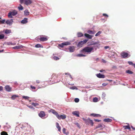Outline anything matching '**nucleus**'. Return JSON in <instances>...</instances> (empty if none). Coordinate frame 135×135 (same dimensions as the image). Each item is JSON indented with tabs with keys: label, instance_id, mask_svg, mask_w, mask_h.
Returning a JSON list of instances; mask_svg holds the SVG:
<instances>
[{
	"label": "nucleus",
	"instance_id": "obj_2",
	"mask_svg": "<svg viewBox=\"0 0 135 135\" xmlns=\"http://www.w3.org/2000/svg\"><path fill=\"white\" fill-rule=\"evenodd\" d=\"M82 119L85 121V123L87 125H89V124L93 126V120L90 119L89 118L87 119H86L84 118H83Z\"/></svg>",
	"mask_w": 135,
	"mask_h": 135
},
{
	"label": "nucleus",
	"instance_id": "obj_51",
	"mask_svg": "<svg viewBox=\"0 0 135 135\" xmlns=\"http://www.w3.org/2000/svg\"><path fill=\"white\" fill-rule=\"evenodd\" d=\"M103 16H105V17H108V16L106 14L103 13Z\"/></svg>",
	"mask_w": 135,
	"mask_h": 135
},
{
	"label": "nucleus",
	"instance_id": "obj_44",
	"mask_svg": "<svg viewBox=\"0 0 135 135\" xmlns=\"http://www.w3.org/2000/svg\"><path fill=\"white\" fill-rule=\"evenodd\" d=\"M54 114L56 115V117H57L58 116L59 114H58V113H57L56 111L54 112Z\"/></svg>",
	"mask_w": 135,
	"mask_h": 135
},
{
	"label": "nucleus",
	"instance_id": "obj_55",
	"mask_svg": "<svg viewBox=\"0 0 135 135\" xmlns=\"http://www.w3.org/2000/svg\"><path fill=\"white\" fill-rule=\"evenodd\" d=\"M107 84H106L105 83H103L102 84V85L103 86H106L107 85Z\"/></svg>",
	"mask_w": 135,
	"mask_h": 135
},
{
	"label": "nucleus",
	"instance_id": "obj_62",
	"mask_svg": "<svg viewBox=\"0 0 135 135\" xmlns=\"http://www.w3.org/2000/svg\"><path fill=\"white\" fill-rule=\"evenodd\" d=\"M29 107L30 108H31V109H34V108H33V107H31V106H29Z\"/></svg>",
	"mask_w": 135,
	"mask_h": 135
},
{
	"label": "nucleus",
	"instance_id": "obj_29",
	"mask_svg": "<svg viewBox=\"0 0 135 135\" xmlns=\"http://www.w3.org/2000/svg\"><path fill=\"white\" fill-rule=\"evenodd\" d=\"M93 100L94 102H97L98 101V98L96 97L94 98L93 99Z\"/></svg>",
	"mask_w": 135,
	"mask_h": 135
},
{
	"label": "nucleus",
	"instance_id": "obj_15",
	"mask_svg": "<svg viewBox=\"0 0 135 135\" xmlns=\"http://www.w3.org/2000/svg\"><path fill=\"white\" fill-rule=\"evenodd\" d=\"M84 36L88 38L89 39H91L93 36L90 35L87 33H85L84 34Z\"/></svg>",
	"mask_w": 135,
	"mask_h": 135
},
{
	"label": "nucleus",
	"instance_id": "obj_23",
	"mask_svg": "<svg viewBox=\"0 0 135 135\" xmlns=\"http://www.w3.org/2000/svg\"><path fill=\"white\" fill-rule=\"evenodd\" d=\"M35 47L36 48H42L43 47L40 44H37L35 45Z\"/></svg>",
	"mask_w": 135,
	"mask_h": 135
},
{
	"label": "nucleus",
	"instance_id": "obj_18",
	"mask_svg": "<svg viewBox=\"0 0 135 135\" xmlns=\"http://www.w3.org/2000/svg\"><path fill=\"white\" fill-rule=\"evenodd\" d=\"M87 33L90 34H94L95 33V31H92L89 30L87 31Z\"/></svg>",
	"mask_w": 135,
	"mask_h": 135
},
{
	"label": "nucleus",
	"instance_id": "obj_11",
	"mask_svg": "<svg viewBox=\"0 0 135 135\" xmlns=\"http://www.w3.org/2000/svg\"><path fill=\"white\" fill-rule=\"evenodd\" d=\"M72 114L77 117H79V113L78 111H73L72 113Z\"/></svg>",
	"mask_w": 135,
	"mask_h": 135
},
{
	"label": "nucleus",
	"instance_id": "obj_63",
	"mask_svg": "<svg viewBox=\"0 0 135 135\" xmlns=\"http://www.w3.org/2000/svg\"><path fill=\"white\" fill-rule=\"evenodd\" d=\"M128 129H129V130L130 131H131V128H130V126L129 127Z\"/></svg>",
	"mask_w": 135,
	"mask_h": 135
},
{
	"label": "nucleus",
	"instance_id": "obj_57",
	"mask_svg": "<svg viewBox=\"0 0 135 135\" xmlns=\"http://www.w3.org/2000/svg\"><path fill=\"white\" fill-rule=\"evenodd\" d=\"M105 71V70H103V69L99 70V71L101 73L103 71Z\"/></svg>",
	"mask_w": 135,
	"mask_h": 135
},
{
	"label": "nucleus",
	"instance_id": "obj_53",
	"mask_svg": "<svg viewBox=\"0 0 135 135\" xmlns=\"http://www.w3.org/2000/svg\"><path fill=\"white\" fill-rule=\"evenodd\" d=\"M56 128L60 126L59 124L58 123H56Z\"/></svg>",
	"mask_w": 135,
	"mask_h": 135
},
{
	"label": "nucleus",
	"instance_id": "obj_36",
	"mask_svg": "<svg viewBox=\"0 0 135 135\" xmlns=\"http://www.w3.org/2000/svg\"><path fill=\"white\" fill-rule=\"evenodd\" d=\"M99 41H98L97 42H93V43H92V44H90V45H96V44H99Z\"/></svg>",
	"mask_w": 135,
	"mask_h": 135
},
{
	"label": "nucleus",
	"instance_id": "obj_8",
	"mask_svg": "<svg viewBox=\"0 0 135 135\" xmlns=\"http://www.w3.org/2000/svg\"><path fill=\"white\" fill-rule=\"evenodd\" d=\"M32 2V0H26L24 4L27 6H28L31 4Z\"/></svg>",
	"mask_w": 135,
	"mask_h": 135
},
{
	"label": "nucleus",
	"instance_id": "obj_21",
	"mask_svg": "<svg viewBox=\"0 0 135 135\" xmlns=\"http://www.w3.org/2000/svg\"><path fill=\"white\" fill-rule=\"evenodd\" d=\"M77 36L78 37H80L83 36V34L81 32H78L77 34Z\"/></svg>",
	"mask_w": 135,
	"mask_h": 135
},
{
	"label": "nucleus",
	"instance_id": "obj_46",
	"mask_svg": "<svg viewBox=\"0 0 135 135\" xmlns=\"http://www.w3.org/2000/svg\"><path fill=\"white\" fill-rule=\"evenodd\" d=\"M30 88L32 89H36V87L34 86H33L32 85L30 86Z\"/></svg>",
	"mask_w": 135,
	"mask_h": 135
},
{
	"label": "nucleus",
	"instance_id": "obj_41",
	"mask_svg": "<svg viewBox=\"0 0 135 135\" xmlns=\"http://www.w3.org/2000/svg\"><path fill=\"white\" fill-rule=\"evenodd\" d=\"M20 2L21 4L25 3L26 0H20Z\"/></svg>",
	"mask_w": 135,
	"mask_h": 135
},
{
	"label": "nucleus",
	"instance_id": "obj_31",
	"mask_svg": "<svg viewBox=\"0 0 135 135\" xmlns=\"http://www.w3.org/2000/svg\"><path fill=\"white\" fill-rule=\"evenodd\" d=\"M11 32V30H6L5 31V33L7 34Z\"/></svg>",
	"mask_w": 135,
	"mask_h": 135
},
{
	"label": "nucleus",
	"instance_id": "obj_43",
	"mask_svg": "<svg viewBox=\"0 0 135 135\" xmlns=\"http://www.w3.org/2000/svg\"><path fill=\"white\" fill-rule=\"evenodd\" d=\"M58 46L59 47H60L62 48V47H63L64 46V45L63 44V43H62L61 44H59Z\"/></svg>",
	"mask_w": 135,
	"mask_h": 135
},
{
	"label": "nucleus",
	"instance_id": "obj_14",
	"mask_svg": "<svg viewBox=\"0 0 135 135\" xmlns=\"http://www.w3.org/2000/svg\"><path fill=\"white\" fill-rule=\"evenodd\" d=\"M39 40L41 41H46L47 38L46 37H41L39 38Z\"/></svg>",
	"mask_w": 135,
	"mask_h": 135
},
{
	"label": "nucleus",
	"instance_id": "obj_27",
	"mask_svg": "<svg viewBox=\"0 0 135 135\" xmlns=\"http://www.w3.org/2000/svg\"><path fill=\"white\" fill-rule=\"evenodd\" d=\"M18 9L20 10H22L23 9V7L22 6L21 4L20 5V6L18 7Z\"/></svg>",
	"mask_w": 135,
	"mask_h": 135
},
{
	"label": "nucleus",
	"instance_id": "obj_35",
	"mask_svg": "<svg viewBox=\"0 0 135 135\" xmlns=\"http://www.w3.org/2000/svg\"><path fill=\"white\" fill-rule=\"evenodd\" d=\"M32 105H33L34 106L36 107L37 105H38L39 104L37 103H31Z\"/></svg>",
	"mask_w": 135,
	"mask_h": 135
},
{
	"label": "nucleus",
	"instance_id": "obj_61",
	"mask_svg": "<svg viewBox=\"0 0 135 135\" xmlns=\"http://www.w3.org/2000/svg\"><path fill=\"white\" fill-rule=\"evenodd\" d=\"M106 80L107 81H110V82H111L112 81V80H108V79H107Z\"/></svg>",
	"mask_w": 135,
	"mask_h": 135
},
{
	"label": "nucleus",
	"instance_id": "obj_3",
	"mask_svg": "<svg viewBox=\"0 0 135 135\" xmlns=\"http://www.w3.org/2000/svg\"><path fill=\"white\" fill-rule=\"evenodd\" d=\"M17 12L15 10L12 11H10L8 13V17L10 18H12V16H14L17 14Z\"/></svg>",
	"mask_w": 135,
	"mask_h": 135
},
{
	"label": "nucleus",
	"instance_id": "obj_26",
	"mask_svg": "<svg viewBox=\"0 0 135 135\" xmlns=\"http://www.w3.org/2000/svg\"><path fill=\"white\" fill-rule=\"evenodd\" d=\"M85 56H86V55H83V54H78L76 55L77 56L79 57H82V56L85 57Z\"/></svg>",
	"mask_w": 135,
	"mask_h": 135
},
{
	"label": "nucleus",
	"instance_id": "obj_49",
	"mask_svg": "<svg viewBox=\"0 0 135 135\" xmlns=\"http://www.w3.org/2000/svg\"><path fill=\"white\" fill-rule=\"evenodd\" d=\"M94 121H95V122H98L101 121L100 120L97 119H94Z\"/></svg>",
	"mask_w": 135,
	"mask_h": 135
},
{
	"label": "nucleus",
	"instance_id": "obj_16",
	"mask_svg": "<svg viewBox=\"0 0 135 135\" xmlns=\"http://www.w3.org/2000/svg\"><path fill=\"white\" fill-rule=\"evenodd\" d=\"M27 19L26 18H24L23 20H22L21 23L22 24L26 23L27 22Z\"/></svg>",
	"mask_w": 135,
	"mask_h": 135
},
{
	"label": "nucleus",
	"instance_id": "obj_7",
	"mask_svg": "<svg viewBox=\"0 0 135 135\" xmlns=\"http://www.w3.org/2000/svg\"><path fill=\"white\" fill-rule=\"evenodd\" d=\"M39 116L41 118H42L45 115V112L43 111H41L38 114Z\"/></svg>",
	"mask_w": 135,
	"mask_h": 135
},
{
	"label": "nucleus",
	"instance_id": "obj_4",
	"mask_svg": "<svg viewBox=\"0 0 135 135\" xmlns=\"http://www.w3.org/2000/svg\"><path fill=\"white\" fill-rule=\"evenodd\" d=\"M88 40L85 39L83 41H81L79 42L77 46L78 47H81L82 45L86 43Z\"/></svg>",
	"mask_w": 135,
	"mask_h": 135
},
{
	"label": "nucleus",
	"instance_id": "obj_25",
	"mask_svg": "<svg viewBox=\"0 0 135 135\" xmlns=\"http://www.w3.org/2000/svg\"><path fill=\"white\" fill-rule=\"evenodd\" d=\"M63 44L64 46L69 45L70 44V43L68 42H64L63 43Z\"/></svg>",
	"mask_w": 135,
	"mask_h": 135
},
{
	"label": "nucleus",
	"instance_id": "obj_19",
	"mask_svg": "<svg viewBox=\"0 0 135 135\" xmlns=\"http://www.w3.org/2000/svg\"><path fill=\"white\" fill-rule=\"evenodd\" d=\"M90 116L94 117H101V115L99 114H95L92 113L90 114Z\"/></svg>",
	"mask_w": 135,
	"mask_h": 135
},
{
	"label": "nucleus",
	"instance_id": "obj_42",
	"mask_svg": "<svg viewBox=\"0 0 135 135\" xmlns=\"http://www.w3.org/2000/svg\"><path fill=\"white\" fill-rule=\"evenodd\" d=\"M66 129H65V128H64L62 129V132L63 133L65 134H67L66 133Z\"/></svg>",
	"mask_w": 135,
	"mask_h": 135
},
{
	"label": "nucleus",
	"instance_id": "obj_33",
	"mask_svg": "<svg viewBox=\"0 0 135 135\" xmlns=\"http://www.w3.org/2000/svg\"><path fill=\"white\" fill-rule=\"evenodd\" d=\"M103 127L102 125L101 124H99L96 127V128H100Z\"/></svg>",
	"mask_w": 135,
	"mask_h": 135
},
{
	"label": "nucleus",
	"instance_id": "obj_56",
	"mask_svg": "<svg viewBox=\"0 0 135 135\" xmlns=\"http://www.w3.org/2000/svg\"><path fill=\"white\" fill-rule=\"evenodd\" d=\"M75 124L77 126H78V127H79L80 125L78 123H75Z\"/></svg>",
	"mask_w": 135,
	"mask_h": 135
},
{
	"label": "nucleus",
	"instance_id": "obj_22",
	"mask_svg": "<svg viewBox=\"0 0 135 135\" xmlns=\"http://www.w3.org/2000/svg\"><path fill=\"white\" fill-rule=\"evenodd\" d=\"M30 12H28V10L26 9L24 11V15H29Z\"/></svg>",
	"mask_w": 135,
	"mask_h": 135
},
{
	"label": "nucleus",
	"instance_id": "obj_37",
	"mask_svg": "<svg viewBox=\"0 0 135 135\" xmlns=\"http://www.w3.org/2000/svg\"><path fill=\"white\" fill-rule=\"evenodd\" d=\"M129 126V125L128 126H123V128H124L125 129H128Z\"/></svg>",
	"mask_w": 135,
	"mask_h": 135
},
{
	"label": "nucleus",
	"instance_id": "obj_59",
	"mask_svg": "<svg viewBox=\"0 0 135 135\" xmlns=\"http://www.w3.org/2000/svg\"><path fill=\"white\" fill-rule=\"evenodd\" d=\"M109 48V46H106L104 47V48L106 49Z\"/></svg>",
	"mask_w": 135,
	"mask_h": 135
},
{
	"label": "nucleus",
	"instance_id": "obj_50",
	"mask_svg": "<svg viewBox=\"0 0 135 135\" xmlns=\"http://www.w3.org/2000/svg\"><path fill=\"white\" fill-rule=\"evenodd\" d=\"M51 112L54 114L55 111L53 109H51Z\"/></svg>",
	"mask_w": 135,
	"mask_h": 135
},
{
	"label": "nucleus",
	"instance_id": "obj_17",
	"mask_svg": "<svg viewBox=\"0 0 135 135\" xmlns=\"http://www.w3.org/2000/svg\"><path fill=\"white\" fill-rule=\"evenodd\" d=\"M103 121L105 122H111L112 121V119L109 118H105L104 119Z\"/></svg>",
	"mask_w": 135,
	"mask_h": 135
},
{
	"label": "nucleus",
	"instance_id": "obj_30",
	"mask_svg": "<svg viewBox=\"0 0 135 135\" xmlns=\"http://www.w3.org/2000/svg\"><path fill=\"white\" fill-rule=\"evenodd\" d=\"M126 72L127 73L130 74H132L133 73V72L129 70L126 71Z\"/></svg>",
	"mask_w": 135,
	"mask_h": 135
},
{
	"label": "nucleus",
	"instance_id": "obj_13",
	"mask_svg": "<svg viewBox=\"0 0 135 135\" xmlns=\"http://www.w3.org/2000/svg\"><path fill=\"white\" fill-rule=\"evenodd\" d=\"M5 88L6 91L9 92L11 91L12 88L9 85H6L5 87Z\"/></svg>",
	"mask_w": 135,
	"mask_h": 135
},
{
	"label": "nucleus",
	"instance_id": "obj_39",
	"mask_svg": "<svg viewBox=\"0 0 135 135\" xmlns=\"http://www.w3.org/2000/svg\"><path fill=\"white\" fill-rule=\"evenodd\" d=\"M79 99L78 98H75L74 99V101L76 103H78L79 101Z\"/></svg>",
	"mask_w": 135,
	"mask_h": 135
},
{
	"label": "nucleus",
	"instance_id": "obj_47",
	"mask_svg": "<svg viewBox=\"0 0 135 135\" xmlns=\"http://www.w3.org/2000/svg\"><path fill=\"white\" fill-rule=\"evenodd\" d=\"M128 63L129 64V65H133V63L132 62H131V61H129L128 62Z\"/></svg>",
	"mask_w": 135,
	"mask_h": 135
},
{
	"label": "nucleus",
	"instance_id": "obj_12",
	"mask_svg": "<svg viewBox=\"0 0 135 135\" xmlns=\"http://www.w3.org/2000/svg\"><path fill=\"white\" fill-rule=\"evenodd\" d=\"M96 76L97 77L100 78H104L105 77L104 75L100 73L97 74Z\"/></svg>",
	"mask_w": 135,
	"mask_h": 135
},
{
	"label": "nucleus",
	"instance_id": "obj_58",
	"mask_svg": "<svg viewBox=\"0 0 135 135\" xmlns=\"http://www.w3.org/2000/svg\"><path fill=\"white\" fill-rule=\"evenodd\" d=\"M3 89V87L2 86H0V91L2 90Z\"/></svg>",
	"mask_w": 135,
	"mask_h": 135
},
{
	"label": "nucleus",
	"instance_id": "obj_52",
	"mask_svg": "<svg viewBox=\"0 0 135 135\" xmlns=\"http://www.w3.org/2000/svg\"><path fill=\"white\" fill-rule=\"evenodd\" d=\"M57 128L58 130L59 131H60L61 128V127L60 126L59 127H57Z\"/></svg>",
	"mask_w": 135,
	"mask_h": 135
},
{
	"label": "nucleus",
	"instance_id": "obj_40",
	"mask_svg": "<svg viewBox=\"0 0 135 135\" xmlns=\"http://www.w3.org/2000/svg\"><path fill=\"white\" fill-rule=\"evenodd\" d=\"M4 37V35H0V40L3 38Z\"/></svg>",
	"mask_w": 135,
	"mask_h": 135
},
{
	"label": "nucleus",
	"instance_id": "obj_28",
	"mask_svg": "<svg viewBox=\"0 0 135 135\" xmlns=\"http://www.w3.org/2000/svg\"><path fill=\"white\" fill-rule=\"evenodd\" d=\"M1 135H8V134L7 132L3 131L1 133Z\"/></svg>",
	"mask_w": 135,
	"mask_h": 135
},
{
	"label": "nucleus",
	"instance_id": "obj_64",
	"mask_svg": "<svg viewBox=\"0 0 135 135\" xmlns=\"http://www.w3.org/2000/svg\"><path fill=\"white\" fill-rule=\"evenodd\" d=\"M135 68V64H133L132 65Z\"/></svg>",
	"mask_w": 135,
	"mask_h": 135
},
{
	"label": "nucleus",
	"instance_id": "obj_1",
	"mask_svg": "<svg viewBox=\"0 0 135 135\" xmlns=\"http://www.w3.org/2000/svg\"><path fill=\"white\" fill-rule=\"evenodd\" d=\"M93 50V48L92 47L87 46L82 49L81 51L82 53L87 52L90 54Z\"/></svg>",
	"mask_w": 135,
	"mask_h": 135
},
{
	"label": "nucleus",
	"instance_id": "obj_60",
	"mask_svg": "<svg viewBox=\"0 0 135 135\" xmlns=\"http://www.w3.org/2000/svg\"><path fill=\"white\" fill-rule=\"evenodd\" d=\"M131 127L133 130H135V127L134 128L132 126H131Z\"/></svg>",
	"mask_w": 135,
	"mask_h": 135
},
{
	"label": "nucleus",
	"instance_id": "obj_34",
	"mask_svg": "<svg viewBox=\"0 0 135 135\" xmlns=\"http://www.w3.org/2000/svg\"><path fill=\"white\" fill-rule=\"evenodd\" d=\"M22 98L23 99H28L29 98H30V97H29L25 96H23L22 97Z\"/></svg>",
	"mask_w": 135,
	"mask_h": 135
},
{
	"label": "nucleus",
	"instance_id": "obj_48",
	"mask_svg": "<svg viewBox=\"0 0 135 135\" xmlns=\"http://www.w3.org/2000/svg\"><path fill=\"white\" fill-rule=\"evenodd\" d=\"M76 88V87H75V86H72V87H71L70 88V89L74 90V89H75Z\"/></svg>",
	"mask_w": 135,
	"mask_h": 135
},
{
	"label": "nucleus",
	"instance_id": "obj_54",
	"mask_svg": "<svg viewBox=\"0 0 135 135\" xmlns=\"http://www.w3.org/2000/svg\"><path fill=\"white\" fill-rule=\"evenodd\" d=\"M36 81L37 84H39L40 83V81L39 80H37Z\"/></svg>",
	"mask_w": 135,
	"mask_h": 135
},
{
	"label": "nucleus",
	"instance_id": "obj_38",
	"mask_svg": "<svg viewBox=\"0 0 135 135\" xmlns=\"http://www.w3.org/2000/svg\"><path fill=\"white\" fill-rule=\"evenodd\" d=\"M5 22V20L4 19L2 20H0V23L1 24H3Z\"/></svg>",
	"mask_w": 135,
	"mask_h": 135
},
{
	"label": "nucleus",
	"instance_id": "obj_20",
	"mask_svg": "<svg viewBox=\"0 0 135 135\" xmlns=\"http://www.w3.org/2000/svg\"><path fill=\"white\" fill-rule=\"evenodd\" d=\"M22 47V45L16 46L15 47H13V49H20Z\"/></svg>",
	"mask_w": 135,
	"mask_h": 135
},
{
	"label": "nucleus",
	"instance_id": "obj_6",
	"mask_svg": "<svg viewBox=\"0 0 135 135\" xmlns=\"http://www.w3.org/2000/svg\"><path fill=\"white\" fill-rule=\"evenodd\" d=\"M57 118L59 119L60 120L61 119H65L66 118V115L63 114V115H59V114L58 116L57 117Z\"/></svg>",
	"mask_w": 135,
	"mask_h": 135
},
{
	"label": "nucleus",
	"instance_id": "obj_32",
	"mask_svg": "<svg viewBox=\"0 0 135 135\" xmlns=\"http://www.w3.org/2000/svg\"><path fill=\"white\" fill-rule=\"evenodd\" d=\"M102 33L101 31H98L95 35V36H99L100 34H101Z\"/></svg>",
	"mask_w": 135,
	"mask_h": 135
},
{
	"label": "nucleus",
	"instance_id": "obj_9",
	"mask_svg": "<svg viewBox=\"0 0 135 135\" xmlns=\"http://www.w3.org/2000/svg\"><path fill=\"white\" fill-rule=\"evenodd\" d=\"M68 49L70 52H73L75 51V47L74 46H70Z\"/></svg>",
	"mask_w": 135,
	"mask_h": 135
},
{
	"label": "nucleus",
	"instance_id": "obj_45",
	"mask_svg": "<svg viewBox=\"0 0 135 135\" xmlns=\"http://www.w3.org/2000/svg\"><path fill=\"white\" fill-rule=\"evenodd\" d=\"M54 60H57L59 59V58L57 56H54Z\"/></svg>",
	"mask_w": 135,
	"mask_h": 135
},
{
	"label": "nucleus",
	"instance_id": "obj_5",
	"mask_svg": "<svg viewBox=\"0 0 135 135\" xmlns=\"http://www.w3.org/2000/svg\"><path fill=\"white\" fill-rule=\"evenodd\" d=\"M120 55L122 58H126L128 57V54L127 53L123 52L121 53Z\"/></svg>",
	"mask_w": 135,
	"mask_h": 135
},
{
	"label": "nucleus",
	"instance_id": "obj_10",
	"mask_svg": "<svg viewBox=\"0 0 135 135\" xmlns=\"http://www.w3.org/2000/svg\"><path fill=\"white\" fill-rule=\"evenodd\" d=\"M13 19L7 20L6 21V24L9 25H11L13 22Z\"/></svg>",
	"mask_w": 135,
	"mask_h": 135
},
{
	"label": "nucleus",
	"instance_id": "obj_24",
	"mask_svg": "<svg viewBox=\"0 0 135 135\" xmlns=\"http://www.w3.org/2000/svg\"><path fill=\"white\" fill-rule=\"evenodd\" d=\"M18 97V95H12L11 97V98L12 99L14 100L16 98Z\"/></svg>",
	"mask_w": 135,
	"mask_h": 135
}]
</instances>
